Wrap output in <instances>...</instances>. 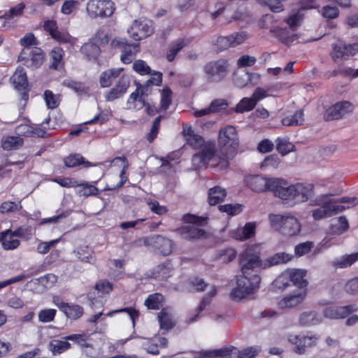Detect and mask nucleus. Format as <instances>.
I'll use <instances>...</instances> for the list:
<instances>
[{
  "instance_id": "obj_1",
  "label": "nucleus",
  "mask_w": 358,
  "mask_h": 358,
  "mask_svg": "<svg viewBox=\"0 0 358 358\" xmlns=\"http://www.w3.org/2000/svg\"><path fill=\"white\" fill-rule=\"evenodd\" d=\"M271 192L275 196L282 200L294 201L295 203H302L308 201L313 195L312 184L296 183L288 185L287 180L274 178Z\"/></svg>"
},
{
  "instance_id": "obj_2",
  "label": "nucleus",
  "mask_w": 358,
  "mask_h": 358,
  "mask_svg": "<svg viewBox=\"0 0 358 358\" xmlns=\"http://www.w3.org/2000/svg\"><path fill=\"white\" fill-rule=\"evenodd\" d=\"M218 145L222 156L219 157L217 165L221 169H226L229 166V160L235 156L238 146V135L234 127L228 125L220 129Z\"/></svg>"
},
{
  "instance_id": "obj_3",
  "label": "nucleus",
  "mask_w": 358,
  "mask_h": 358,
  "mask_svg": "<svg viewBox=\"0 0 358 358\" xmlns=\"http://www.w3.org/2000/svg\"><path fill=\"white\" fill-rule=\"evenodd\" d=\"M182 221L187 224L177 229V231L182 238L192 241L206 237V233L201 228L206 219L192 214H185L182 216Z\"/></svg>"
},
{
  "instance_id": "obj_4",
  "label": "nucleus",
  "mask_w": 358,
  "mask_h": 358,
  "mask_svg": "<svg viewBox=\"0 0 358 358\" xmlns=\"http://www.w3.org/2000/svg\"><path fill=\"white\" fill-rule=\"evenodd\" d=\"M239 264L242 272L241 276L250 278L257 274V271L266 266L260 259L259 253L254 246H248L239 256Z\"/></svg>"
},
{
  "instance_id": "obj_5",
  "label": "nucleus",
  "mask_w": 358,
  "mask_h": 358,
  "mask_svg": "<svg viewBox=\"0 0 358 358\" xmlns=\"http://www.w3.org/2000/svg\"><path fill=\"white\" fill-rule=\"evenodd\" d=\"M261 278L259 275H252L250 278L239 275L237 277L236 287L231 293L234 301H240L259 288Z\"/></svg>"
},
{
  "instance_id": "obj_6",
  "label": "nucleus",
  "mask_w": 358,
  "mask_h": 358,
  "mask_svg": "<svg viewBox=\"0 0 358 358\" xmlns=\"http://www.w3.org/2000/svg\"><path fill=\"white\" fill-rule=\"evenodd\" d=\"M229 66L228 61L224 59L206 63L203 66V73L208 82L217 83L223 80L228 73Z\"/></svg>"
},
{
  "instance_id": "obj_7",
  "label": "nucleus",
  "mask_w": 358,
  "mask_h": 358,
  "mask_svg": "<svg viewBox=\"0 0 358 358\" xmlns=\"http://www.w3.org/2000/svg\"><path fill=\"white\" fill-rule=\"evenodd\" d=\"M319 338V336L312 332L288 336V341L294 345V352L298 355H303L308 348L315 346Z\"/></svg>"
},
{
  "instance_id": "obj_8",
  "label": "nucleus",
  "mask_w": 358,
  "mask_h": 358,
  "mask_svg": "<svg viewBox=\"0 0 358 358\" xmlns=\"http://www.w3.org/2000/svg\"><path fill=\"white\" fill-rule=\"evenodd\" d=\"M86 10L91 18L107 17L113 14L115 6L111 0H90Z\"/></svg>"
},
{
  "instance_id": "obj_9",
  "label": "nucleus",
  "mask_w": 358,
  "mask_h": 358,
  "mask_svg": "<svg viewBox=\"0 0 358 358\" xmlns=\"http://www.w3.org/2000/svg\"><path fill=\"white\" fill-rule=\"evenodd\" d=\"M44 58V52L40 48L34 46L32 49H22L18 56V61L22 62L27 68L34 70L43 64Z\"/></svg>"
},
{
  "instance_id": "obj_10",
  "label": "nucleus",
  "mask_w": 358,
  "mask_h": 358,
  "mask_svg": "<svg viewBox=\"0 0 358 358\" xmlns=\"http://www.w3.org/2000/svg\"><path fill=\"white\" fill-rule=\"evenodd\" d=\"M15 89L18 92L20 101L25 106L29 99L28 80L24 69L18 67L10 78Z\"/></svg>"
},
{
  "instance_id": "obj_11",
  "label": "nucleus",
  "mask_w": 358,
  "mask_h": 358,
  "mask_svg": "<svg viewBox=\"0 0 358 358\" xmlns=\"http://www.w3.org/2000/svg\"><path fill=\"white\" fill-rule=\"evenodd\" d=\"M201 150L192 156V164L196 168H201L206 165L210 161H217L215 155L216 148L213 142L208 141L200 149Z\"/></svg>"
},
{
  "instance_id": "obj_12",
  "label": "nucleus",
  "mask_w": 358,
  "mask_h": 358,
  "mask_svg": "<svg viewBox=\"0 0 358 358\" xmlns=\"http://www.w3.org/2000/svg\"><path fill=\"white\" fill-rule=\"evenodd\" d=\"M153 32L152 22L146 19L135 20L128 29L130 37L135 41L142 40L152 34Z\"/></svg>"
},
{
  "instance_id": "obj_13",
  "label": "nucleus",
  "mask_w": 358,
  "mask_h": 358,
  "mask_svg": "<svg viewBox=\"0 0 358 358\" xmlns=\"http://www.w3.org/2000/svg\"><path fill=\"white\" fill-rule=\"evenodd\" d=\"M353 110L354 106L350 101H338L327 109L324 117L327 121L340 120L352 113Z\"/></svg>"
},
{
  "instance_id": "obj_14",
  "label": "nucleus",
  "mask_w": 358,
  "mask_h": 358,
  "mask_svg": "<svg viewBox=\"0 0 358 358\" xmlns=\"http://www.w3.org/2000/svg\"><path fill=\"white\" fill-rule=\"evenodd\" d=\"M146 245H152L158 252L164 256H168L175 249L174 242L161 235H155L145 241Z\"/></svg>"
},
{
  "instance_id": "obj_15",
  "label": "nucleus",
  "mask_w": 358,
  "mask_h": 358,
  "mask_svg": "<svg viewBox=\"0 0 358 358\" xmlns=\"http://www.w3.org/2000/svg\"><path fill=\"white\" fill-rule=\"evenodd\" d=\"M274 178H266L260 175H252L246 176L244 182L248 187L254 192H262L271 191V184Z\"/></svg>"
},
{
  "instance_id": "obj_16",
  "label": "nucleus",
  "mask_w": 358,
  "mask_h": 358,
  "mask_svg": "<svg viewBox=\"0 0 358 358\" xmlns=\"http://www.w3.org/2000/svg\"><path fill=\"white\" fill-rule=\"evenodd\" d=\"M358 52V43L353 44H334L331 56L334 62L339 59H348Z\"/></svg>"
},
{
  "instance_id": "obj_17",
  "label": "nucleus",
  "mask_w": 358,
  "mask_h": 358,
  "mask_svg": "<svg viewBox=\"0 0 358 358\" xmlns=\"http://www.w3.org/2000/svg\"><path fill=\"white\" fill-rule=\"evenodd\" d=\"M117 45L122 52L120 60L126 64L131 63L141 50L139 43H129L125 39L118 41Z\"/></svg>"
},
{
  "instance_id": "obj_18",
  "label": "nucleus",
  "mask_w": 358,
  "mask_h": 358,
  "mask_svg": "<svg viewBox=\"0 0 358 358\" xmlns=\"http://www.w3.org/2000/svg\"><path fill=\"white\" fill-rule=\"evenodd\" d=\"M129 86L130 79L129 76L123 75L115 85L105 94V99L107 101H113L122 97L127 92Z\"/></svg>"
},
{
  "instance_id": "obj_19",
  "label": "nucleus",
  "mask_w": 358,
  "mask_h": 358,
  "mask_svg": "<svg viewBox=\"0 0 358 358\" xmlns=\"http://www.w3.org/2000/svg\"><path fill=\"white\" fill-rule=\"evenodd\" d=\"M357 310V308L353 305L339 307H328L324 309L323 315L325 317L329 319L345 318L353 312Z\"/></svg>"
},
{
  "instance_id": "obj_20",
  "label": "nucleus",
  "mask_w": 358,
  "mask_h": 358,
  "mask_svg": "<svg viewBox=\"0 0 358 358\" xmlns=\"http://www.w3.org/2000/svg\"><path fill=\"white\" fill-rule=\"evenodd\" d=\"M306 296V290L305 289H301L282 298L278 302V306L280 308H293L302 303Z\"/></svg>"
},
{
  "instance_id": "obj_21",
  "label": "nucleus",
  "mask_w": 358,
  "mask_h": 358,
  "mask_svg": "<svg viewBox=\"0 0 358 358\" xmlns=\"http://www.w3.org/2000/svg\"><path fill=\"white\" fill-rule=\"evenodd\" d=\"M167 345V338L164 337H154L144 341L142 343V348L148 354L157 355L159 353V347L165 348Z\"/></svg>"
},
{
  "instance_id": "obj_22",
  "label": "nucleus",
  "mask_w": 358,
  "mask_h": 358,
  "mask_svg": "<svg viewBox=\"0 0 358 358\" xmlns=\"http://www.w3.org/2000/svg\"><path fill=\"white\" fill-rule=\"evenodd\" d=\"M14 231L6 229L0 233V241L3 249L10 250L16 249L20 244V241L16 238Z\"/></svg>"
},
{
  "instance_id": "obj_23",
  "label": "nucleus",
  "mask_w": 358,
  "mask_h": 358,
  "mask_svg": "<svg viewBox=\"0 0 358 358\" xmlns=\"http://www.w3.org/2000/svg\"><path fill=\"white\" fill-rule=\"evenodd\" d=\"M183 134L187 144L195 150L201 149L206 143L203 138L196 134L191 127L184 129Z\"/></svg>"
},
{
  "instance_id": "obj_24",
  "label": "nucleus",
  "mask_w": 358,
  "mask_h": 358,
  "mask_svg": "<svg viewBox=\"0 0 358 358\" xmlns=\"http://www.w3.org/2000/svg\"><path fill=\"white\" fill-rule=\"evenodd\" d=\"M255 222H248L243 228H238L232 231V236L236 240H246L252 237L255 234Z\"/></svg>"
},
{
  "instance_id": "obj_25",
  "label": "nucleus",
  "mask_w": 358,
  "mask_h": 358,
  "mask_svg": "<svg viewBox=\"0 0 358 358\" xmlns=\"http://www.w3.org/2000/svg\"><path fill=\"white\" fill-rule=\"evenodd\" d=\"M301 230L298 220L293 216H286L281 232L289 236L296 235Z\"/></svg>"
},
{
  "instance_id": "obj_26",
  "label": "nucleus",
  "mask_w": 358,
  "mask_h": 358,
  "mask_svg": "<svg viewBox=\"0 0 358 358\" xmlns=\"http://www.w3.org/2000/svg\"><path fill=\"white\" fill-rule=\"evenodd\" d=\"M356 252L344 255L335 258L331 262V266L334 268H346L351 266L354 263L357 262Z\"/></svg>"
},
{
  "instance_id": "obj_27",
  "label": "nucleus",
  "mask_w": 358,
  "mask_h": 358,
  "mask_svg": "<svg viewBox=\"0 0 358 358\" xmlns=\"http://www.w3.org/2000/svg\"><path fill=\"white\" fill-rule=\"evenodd\" d=\"M227 196L226 189L220 186L210 188L208 193V201L210 206L222 202Z\"/></svg>"
},
{
  "instance_id": "obj_28",
  "label": "nucleus",
  "mask_w": 358,
  "mask_h": 358,
  "mask_svg": "<svg viewBox=\"0 0 358 358\" xmlns=\"http://www.w3.org/2000/svg\"><path fill=\"white\" fill-rule=\"evenodd\" d=\"M123 71L122 68L110 69L103 71L99 78L101 87H108L111 85L113 80L117 78Z\"/></svg>"
},
{
  "instance_id": "obj_29",
  "label": "nucleus",
  "mask_w": 358,
  "mask_h": 358,
  "mask_svg": "<svg viewBox=\"0 0 358 358\" xmlns=\"http://www.w3.org/2000/svg\"><path fill=\"white\" fill-rule=\"evenodd\" d=\"M79 189L77 190L76 194L79 196H83L85 198L96 196L99 193V189L92 184L87 182L78 180V187Z\"/></svg>"
},
{
  "instance_id": "obj_30",
  "label": "nucleus",
  "mask_w": 358,
  "mask_h": 358,
  "mask_svg": "<svg viewBox=\"0 0 358 358\" xmlns=\"http://www.w3.org/2000/svg\"><path fill=\"white\" fill-rule=\"evenodd\" d=\"M62 308V312L66 317L73 320L80 318L84 313L83 308L78 304L66 303L64 308Z\"/></svg>"
},
{
  "instance_id": "obj_31",
  "label": "nucleus",
  "mask_w": 358,
  "mask_h": 358,
  "mask_svg": "<svg viewBox=\"0 0 358 358\" xmlns=\"http://www.w3.org/2000/svg\"><path fill=\"white\" fill-rule=\"evenodd\" d=\"M64 52L62 48L55 47L54 48L50 53V69L54 70H58L63 66V56Z\"/></svg>"
},
{
  "instance_id": "obj_32",
  "label": "nucleus",
  "mask_w": 358,
  "mask_h": 358,
  "mask_svg": "<svg viewBox=\"0 0 358 358\" xmlns=\"http://www.w3.org/2000/svg\"><path fill=\"white\" fill-rule=\"evenodd\" d=\"M282 125L287 127L300 126L304 122V114L302 110H296L294 114L282 119Z\"/></svg>"
},
{
  "instance_id": "obj_33",
  "label": "nucleus",
  "mask_w": 358,
  "mask_h": 358,
  "mask_svg": "<svg viewBox=\"0 0 358 358\" xmlns=\"http://www.w3.org/2000/svg\"><path fill=\"white\" fill-rule=\"evenodd\" d=\"M306 275V271L305 270L294 269L289 273L290 282L300 288H305L308 285L307 280L304 279Z\"/></svg>"
},
{
  "instance_id": "obj_34",
  "label": "nucleus",
  "mask_w": 358,
  "mask_h": 358,
  "mask_svg": "<svg viewBox=\"0 0 358 358\" xmlns=\"http://www.w3.org/2000/svg\"><path fill=\"white\" fill-rule=\"evenodd\" d=\"M71 347V343L65 339L64 341L54 339L48 345L49 350L54 355H60L70 349Z\"/></svg>"
},
{
  "instance_id": "obj_35",
  "label": "nucleus",
  "mask_w": 358,
  "mask_h": 358,
  "mask_svg": "<svg viewBox=\"0 0 358 358\" xmlns=\"http://www.w3.org/2000/svg\"><path fill=\"white\" fill-rule=\"evenodd\" d=\"M257 103L255 100L251 96L243 98L236 106L234 111L237 113H243L249 112L255 108Z\"/></svg>"
},
{
  "instance_id": "obj_36",
  "label": "nucleus",
  "mask_w": 358,
  "mask_h": 358,
  "mask_svg": "<svg viewBox=\"0 0 358 358\" xmlns=\"http://www.w3.org/2000/svg\"><path fill=\"white\" fill-rule=\"evenodd\" d=\"M185 47L183 39H178L171 43L167 50L166 59L169 62H173L178 53Z\"/></svg>"
},
{
  "instance_id": "obj_37",
  "label": "nucleus",
  "mask_w": 358,
  "mask_h": 358,
  "mask_svg": "<svg viewBox=\"0 0 358 358\" xmlns=\"http://www.w3.org/2000/svg\"><path fill=\"white\" fill-rule=\"evenodd\" d=\"M24 8L25 4L24 3H20L6 12L1 17V18L5 20L3 27H6V23L8 22L13 17L22 15Z\"/></svg>"
},
{
  "instance_id": "obj_38",
  "label": "nucleus",
  "mask_w": 358,
  "mask_h": 358,
  "mask_svg": "<svg viewBox=\"0 0 358 358\" xmlns=\"http://www.w3.org/2000/svg\"><path fill=\"white\" fill-rule=\"evenodd\" d=\"M80 50L88 59H96L101 51L99 45L92 42L85 43Z\"/></svg>"
},
{
  "instance_id": "obj_39",
  "label": "nucleus",
  "mask_w": 358,
  "mask_h": 358,
  "mask_svg": "<svg viewBox=\"0 0 358 358\" xmlns=\"http://www.w3.org/2000/svg\"><path fill=\"white\" fill-rule=\"evenodd\" d=\"M275 142L276 150L283 156L287 155L294 150V145L285 138L278 137Z\"/></svg>"
},
{
  "instance_id": "obj_40",
  "label": "nucleus",
  "mask_w": 358,
  "mask_h": 358,
  "mask_svg": "<svg viewBox=\"0 0 358 358\" xmlns=\"http://www.w3.org/2000/svg\"><path fill=\"white\" fill-rule=\"evenodd\" d=\"M77 257L82 262L93 264V251L87 245L80 246L74 251Z\"/></svg>"
},
{
  "instance_id": "obj_41",
  "label": "nucleus",
  "mask_w": 358,
  "mask_h": 358,
  "mask_svg": "<svg viewBox=\"0 0 358 358\" xmlns=\"http://www.w3.org/2000/svg\"><path fill=\"white\" fill-rule=\"evenodd\" d=\"M292 257L285 252L277 253L272 257L267 259L266 262L264 263L266 267L279 264L287 263L292 259Z\"/></svg>"
},
{
  "instance_id": "obj_42",
  "label": "nucleus",
  "mask_w": 358,
  "mask_h": 358,
  "mask_svg": "<svg viewBox=\"0 0 358 358\" xmlns=\"http://www.w3.org/2000/svg\"><path fill=\"white\" fill-rule=\"evenodd\" d=\"M23 144V139L19 136H8L3 140L2 148L6 150L17 149Z\"/></svg>"
},
{
  "instance_id": "obj_43",
  "label": "nucleus",
  "mask_w": 358,
  "mask_h": 358,
  "mask_svg": "<svg viewBox=\"0 0 358 358\" xmlns=\"http://www.w3.org/2000/svg\"><path fill=\"white\" fill-rule=\"evenodd\" d=\"M299 322L303 326H311L318 324L320 320L315 312H304L300 315Z\"/></svg>"
},
{
  "instance_id": "obj_44",
  "label": "nucleus",
  "mask_w": 358,
  "mask_h": 358,
  "mask_svg": "<svg viewBox=\"0 0 358 358\" xmlns=\"http://www.w3.org/2000/svg\"><path fill=\"white\" fill-rule=\"evenodd\" d=\"M64 162L67 167L73 168L80 164H85L88 166L89 162H85L83 157L79 154L70 155L64 159Z\"/></svg>"
},
{
  "instance_id": "obj_45",
  "label": "nucleus",
  "mask_w": 358,
  "mask_h": 358,
  "mask_svg": "<svg viewBox=\"0 0 358 358\" xmlns=\"http://www.w3.org/2000/svg\"><path fill=\"white\" fill-rule=\"evenodd\" d=\"M89 336L86 334H74L65 336L64 338L66 341H71L78 346L84 348L90 347L87 343Z\"/></svg>"
},
{
  "instance_id": "obj_46",
  "label": "nucleus",
  "mask_w": 358,
  "mask_h": 358,
  "mask_svg": "<svg viewBox=\"0 0 358 358\" xmlns=\"http://www.w3.org/2000/svg\"><path fill=\"white\" fill-rule=\"evenodd\" d=\"M237 255V252L233 248H227L219 250L217 259L222 263H229L232 262Z\"/></svg>"
},
{
  "instance_id": "obj_47",
  "label": "nucleus",
  "mask_w": 358,
  "mask_h": 358,
  "mask_svg": "<svg viewBox=\"0 0 358 358\" xmlns=\"http://www.w3.org/2000/svg\"><path fill=\"white\" fill-rule=\"evenodd\" d=\"M44 99L47 107L50 109L57 108L60 103V96L55 94L51 90H47L44 92Z\"/></svg>"
},
{
  "instance_id": "obj_48",
  "label": "nucleus",
  "mask_w": 358,
  "mask_h": 358,
  "mask_svg": "<svg viewBox=\"0 0 358 358\" xmlns=\"http://www.w3.org/2000/svg\"><path fill=\"white\" fill-rule=\"evenodd\" d=\"M312 216L315 220H320L327 217H331L328 201H324L320 208L313 210Z\"/></svg>"
},
{
  "instance_id": "obj_49",
  "label": "nucleus",
  "mask_w": 358,
  "mask_h": 358,
  "mask_svg": "<svg viewBox=\"0 0 358 358\" xmlns=\"http://www.w3.org/2000/svg\"><path fill=\"white\" fill-rule=\"evenodd\" d=\"M158 320L160 328L165 330H169L174 327L171 316L164 309H163L158 315Z\"/></svg>"
},
{
  "instance_id": "obj_50",
  "label": "nucleus",
  "mask_w": 358,
  "mask_h": 358,
  "mask_svg": "<svg viewBox=\"0 0 358 358\" xmlns=\"http://www.w3.org/2000/svg\"><path fill=\"white\" fill-rule=\"evenodd\" d=\"M111 117V113L108 110H101L92 120L85 122V124H99L102 125L108 122Z\"/></svg>"
},
{
  "instance_id": "obj_51",
  "label": "nucleus",
  "mask_w": 358,
  "mask_h": 358,
  "mask_svg": "<svg viewBox=\"0 0 358 358\" xmlns=\"http://www.w3.org/2000/svg\"><path fill=\"white\" fill-rule=\"evenodd\" d=\"M274 31L283 43L288 44L294 40V34L289 27L278 28Z\"/></svg>"
},
{
  "instance_id": "obj_52",
  "label": "nucleus",
  "mask_w": 358,
  "mask_h": 358,
  "mask_svg": "<svg viewBox=\"0 0 358 358\" xmlns=\"http://www.w3.org/2000/svg\"><path fill=\"white\" fill-rule=\"evenodd\" d=\"M22 208V206L20 201H4L0 206V213L1 214H4L8 213L17 212L20 210Z\"/></svg>"
},
{
  "instance_id": "obj_53",
  "label": "nucleus",
  "mask_w": 358,
  "mask_h": 358,
  "mask_svg": "<svg viewBox=\"0 0 358 358\" xmlns=\"http://www.w3.org/2000/svg\"><path fill=\"white\" fill-rule=\"evenodd\" d=\"M157 278L159 279L166 280L169 278L172 275L173 273V268L171 263L166 262L165 264L159 265L157 267Z\"/></svg>"
},
{
  "instance_id": "obj_54",
  "label": "nucleus",
  "mask_w": 358,
  "mask_h": 358,
  "mask_svg": "<svg viewBox=\"0 0 358 358\" xmlns=\"http://www.w3.org/2000/svg\"><path fill=\"white\" fill-rule=\"evenodd\" d=\"M50 121V117L48 116L41 124L32 128V134L40 138H45L47 136V129H51L50 127H46V125L49 124Z\"/></svg>"
},
{
  "instance_id": "obj_55",
  "label": "nucleus",
  "mask_w": 358,
  "mask_h": 358,
  "mask_svg": "<svg viewBox=\"0 0 358 358\" xmlns=\"http://www.w3.org/2000/svg\"><path fill=\"white\" fill-rule=\"evenodd\" d=\"M133 70L141 76L152 73L150 67L142 59H138L134 62Z\"/></svg>"
},
{
  "instance_id": "obj_56",
  "label": "nucleus",
  "mask_w": 358,
  "mask_h": 358,
  "mask_svg": "<svg viewBox=\"0 0 358 358\" xmlns=\"http://www.w3.org/2000/svg\"><path fill=\"white\" fill-rule=\"evenodd\" d=\"M220 211L226 213L233 216L239 214L243 210V206L241 204H224L219 206Z\"/></svg>"
},
{
  "instance_id": "obj_57",
  "label": "nucleus",
  "mask_w": 358,
  "mask_h": 358,
  "mask_svg": "<svg viewBox=\"0 0 358 358\" xmlns=\"http://www.w3.org/2000/svg\"><path fill=\"white\" fill-rule=\"evenodd\" d=\"M172 92L168 87H164L161 93L160 108L166 110L171 103Z\"/></svg>"
},
{
  "instance_id": "obj_58",
  "label": "nucleus",
  "mask_w": 358,
  "mask_h": 358,
  "mask_svg": "<svg viewBox=\"0 0 358 358\" xmlns=\"http://www.w3.org/2000/svg\"><path fill=\"white\" fill-rule=\"evenodd\" d=\"M57 310L52 308L43 309L38 313V320L43 323L50 322L54 320Z\"/></svg>"
},
{
  "instance_id": "obj_59",
  "label": "nucleus",
  "mask_w": 358,
  "mask_h": 358,
  "mask_svg": "<svg viewBox=\"0 0 358 358\" xmlns=\"http://www.w3.org/2000/svg\"><path fill=\"white\" fill-rule=\"evenodd\" d=\"M236 350L237 348L234 346L213 350L214 358H231L233 354L236 353Z\"/></svg>"
},
{
  "instance_id": "obj_60",
  "label": "nucleus",
  "mask_w": 358,
  "mask_h": 358,
  "mask_svg": "<svg viewBox=\"0 0 358 358\" xmlns=\"http://www.w3.org/2000/svg\"><path fill=\"white\" fill-rule=\"evenodd\" d=\"M13 231L14 235L17 236V237H20L27 241L31 238L33 236V228L29 225L21 226Z\"/></svg>"
},
{
  "instance_id": "obj_61",
  "label": "nucleus",
  "mask_w": 358,
  "mask_h": 358,
  "mask_svg": "<svg viewBox=\"0 0 358 358\" xmlns=\"http://www.w3.org/2000/svg\"><path fill=\"white\" fill-rule=\"evenodd\" d=\"M52 181L59 184L60 186L70 188V187H78V180L73 178L69 177H59L55 178L52 180Z\"/></svg>"
},
{
  "instance_id": "obj_62",
  "label": "nucleus",
  "mask_w": 358,
  "mask_h": 358,
  "mask_svg": "<svg viewBox=\"0 0 358 358\" xmlns=\"http://www.w3.org/2000/svg\"><path fill=\"white\" fill-rule=\"evenodd\" d=\"M228 106V102L223 99H216L211 101L209 106V110L212 113H218L226 109Z\"/></svg>"
},
{
  "instance_id": "obj_63",
  "label": "nucleus",
  "mask_w": 358,
  "mask_h": 358,
  "mask_svg": "<svg viewBox=\"0 0 358 358\" xmlns=\"http://www.w3.org/2000/svg\"><path fill=\"white\" fill-rule=\"evenodd\" d=\"M229 38L231 47H236L242 44L248 38V35L245 31H239L229 35Z\"/></svg>"
},
{
  "instance_id": "obj_64",
  "label": "nucleus",
  "mask_w": 358,
  "mask_h": 358,
  "mask_svg": "<svg viewBox=\"0 0 358 358\" xmlns=\"http://www.w3.org/2000/svg\"><path fill=\"white\" fill-rule=\"evenodd\" d=\"M259 349L257 347H248L242 350H236L238 358H255L259 353Z\"/></svg>"
}]
</instances>
